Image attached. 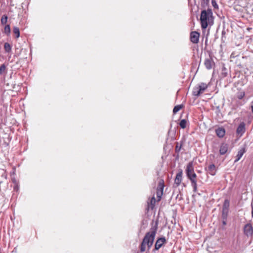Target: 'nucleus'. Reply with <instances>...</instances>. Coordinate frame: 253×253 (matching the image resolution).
Masks as SVG:
<instances>
[{
  "mask_svg": "<svg viewBox=\"0 0 253 253\" xmlns=\"http://www.w3.org/2000/svg\"><path fill=\"white\" fill-rule=\"evenodd\" d=\"M157 223L151 228L150 231L147 232L143 238V252L146 247L149 250L152 246L157 230Z\"/></svg>",
  "mask_w": 253,
  "mask_h": 253,
  "instance_id": "f03ea898",
  "label": "nucleus"
},
{
  "mask_svg": "<svg viewBox=\"0 0 253 253\" xmlns=\"http://www.w3.org/2000/svg\"><path fill=\"white\" fill-rule=\"evenodd\" d=\"M163 193L160 191H156V195L157 198V202H159L161 201L162 199V197L163 196Z\"/></svg>",
  "mask_w": 253,
  "mask_h": 253,
  "instance_id": "cd10ccee",
  "label": "nucleus"
},
{
  "mask_svg": "<svg viewBox=\"0 0 253 253\" xmlns=\"http://www.w3.org/2000/svg\"><path fill=\"white\" fill-rule=\"evenodd\" d=\"M228 211L227 210H223L222 211V219H227V216H228Z\"/></svg>",
  "mask_w": 253,
  "mask_h": 253,
  "instance_id": "4be33fe9",
  "label": "nucleus"
},
{
  "mask_svg": "<svg viewBox=\"0 0 253 253\" xmlns=\"http://www.w3.org/2000/svg\"><path fill=\"white\" fill-rule=\"evenodd\" d=\"M185 172L187 177L191 181V185L193 188V191L196 192L197 191V175L194 170V165L192 161L187 164L185 169Z\"/></svg>",
  "mask_w": 253,
  "mask_h": 253,
  "instance_id": "7ed1b4c3",
  "label": "nucleus"
},
{
  "mask_svg": "<svg viewBox=\"0 0 253 253\" xmlns=\"http://www.w3.org/2000/svg\"><path fill=\"white\" fill-rule=\"evenodd\" d=\"M251 104H252V105H251L252 111L253 114V101L252 102Z\"/></svg>",
  "mask_w": 253,
  "mask_h": 253,
  "instance_id": "f704fd0d",
  "label": "nucleus"
},
{
  "mask_svg": "<svg viewBox=\"0 0 253 253\" xmlns=\"http://www.w3.org/2000/svg\"><path fill=\"white\" fill-rule=\"evenodd\" d=\"M182 171L181 170L176 174L175 178L174 179V184L176 187H178L182 181Z\"/></svg>",
  "mask_w": 253,
  "mask_h": 253,
  "instance_id": "1a4fd4ad",
  "label": "nucleus"
},
{
  "mask_svg": "<svg viewBox=\"0 0 253 253\" xmlns=\"http://www.w3.org/2000/svg\"><path fill=\"white\" fill-rule=\"evenodd\" d=\"M245 96V92H240L237 94V98L239 99H242Z\"/></svg>",
  "mask_w": 253,
  "mask_h": 253,
  "instance_id": "c85d7f7f",
  "label": "nucleus"
},
{
  "mask_svg": "<svg viewBox=\"0 0 253 253\" xmlns=\"http://www.w3.org/2000/svg\"><path fill=\"white\" fill-rule=\"evenodd\" d=\"M252 217H253V205H252Z\"/></svg>",
  "mask_w": 253,
  "mask_h": 253,
  "instance_id": "c9c22d12",
  "label": "nucleus"
},
{
  "mask_svg": "<svg viewBox=\"0 0 253 253\" xmlns=\"http://www.w3.org/2000/svg\"><path fill=\"white\" fill-rule=\"evenodd\" d=\"M210 0H202L201 2V6L205 8L206 6H207L209 4Z\"/></svg>",
  "mask_w": 253,
  "mask_h": 253,
  "instance_id": "bb28decb",
  "label": "nucleus"
},
{
  "mask_svg": "<svg viewBox=\"0 0 253 253\" xmlns=\"http://www.w3.org/2000/svg\"><path fill=\"white\" fill-rule=\"evenodd\" d=\"M200 23L202 29H206L208 26H211L214 23V17L211 9L208 8L203 10L201 12Z\"/></svg>",
  "mask_w": 253,
  "mask_h": 253,
  "instance_id": "f257e3e1",
  "label": "nucleus"
},
{
  "mask_svg": "<svg viewBox=\"0 0 253 253\" xmlns=\"http://www.w3.org/2000/svg\"><path fill=\"white\" fill-rule=\"evenodd\" d=\"M200 34L196 31L192 32L190 34V40L194 43H197L199 40Z\"/></svg>",
  "mask_w": 253,
  "mask_h": 253,
  "instance_id": "0eeeda50",
  "label": "nucleus"
},
{
  "mask_svg": "<svg viewBox=\"0 0 253 253\" xmlns=\"http://www.w3.org/2000/svg\"><path fill=\"white\" fill-rule=\"evenodd\" d=\"M201 93L200 89H199L197 85L193 88L192 94L194 96H199Z\"/></svg>",
  "mask_w": 253,
  "mask_h": 253,
  "instance_id": "dca6fc26",
  "label": "nucleus"
},
{
  "mask_svg": "<svg viewBox=\"0 0 253 253\" xmlns=\"http://www.w3.org/2000/svg\"><path fill=\"white\" fill-rule=\"evenodd\" d=\"M181 195H180V199H181Z\"/></svg>",
  "mask_w": 253,
  "mask_h": 253,
  "instance_id": "58836bf2",
  "label": "nucleus"
},
{
  "mask_svg": "<svg viewBox=\"0 0 253 253\" xmlns=\"http://www.w3.org/2000/svg\"><path fill=\"white\" fill-rule=\"evenodd\" d=\"M7 16L6 15H3L1 18V23L2 25L5 24L7 21Z\"/></svg>",
  "mask_w": 253,
  "mask_h": 253,
  "instance_id": "b1692460",
  "label": "nucleus"
},
{
  "mask_svg": "<svg viewBox=\"0 0 253 253\" xmlns=\"http://www.w3.org/2000/svg\"><path fill=\"white\" fill-rule=\"evenodd\" d=\"M139 248H140V252H142V242H141L140 244V246H139Z\"/></svg>",
  "mask_w": 253,
  "mask_h": 253,
  "instance_id": "473e14b6",
  "label": "nucleus"
},
{
  "mask_svg": "<svg viewBox=\"0 0 253 253\" xmlns=\"http://www.w3.org/2000/svg\"><path fill=\"white\" fill-rule=\"evenodd\" d=\"M208 170L210 174L214 175L215 173V165L213 164L210 165L208 167Z\"/></svg>",
  "mask_w": 253,
  "mask_h": 253,
  "instance_id": "2eb2a0df",
  "label": "nucleus"
},
{
  "mask_svg": "<svg viewBox=\"0 0 253 253\" xmlns=\"http://www.w3.org/2000/svg\"><path fill=\"white\" fill-rule=\"evenodd\" d=\"M166 240L165 237L159 238L157 241L155 245V250H158L163 244L166 243Z\"/></svg>",
  "mask_w": 253,
  "mask_h": 253,
  "instance_id": "6e6552de",
  "label": "nucleus"
},
{
  "mask_svg": "<svg viewBox=\"0 0 253 253\" xmlns=\"http://www.w3.org/2000/svg\"><path fill=\"white\" fill-rule=\"evenodd\" d=\"M6 73V67L5 64H2L0 67V74L5 75Z\"/></svg>",
  "mask_w": 253,
  "mask_h": 253,
  "instance_id": "6ab92c4d",
  "label": "nucleus"
},
{
  "mask_svg": "<svg viewBox=\"0 0 253 253\" xmlns=\"http://www.w3.org/2000/svg\"><path fill=\"white\" fill-rule=\"evenodd\" d=\"M211 3L214 8H218V5L215 0H212Z\"/></svg>",
  "mask_w": 253,
  "mask_h": 253,
  "instance_id": "7c9ffc66",
  "label": "nucleus"
},
{
  "mask_svg": "<svg viewBox=\"0 0 253 253\" xmlns=\"http://www.w3.org/2000/svg\"><path fill=\"white\" fill-rule=\"evenodd\" d=\"M229 68V67L228 68L225 67V64H222L221 72V75L222 76V77H225L227 76Z\"/></svg>",
  "mask_w": 253,
  "mask_h": 253,
  "instance_id": "ddd939ff",
  "label": "nucleus"
},
{
  "mask_svg": "<svg viewBox=\"0 0 253 253\" xmlns=\"http://www.w3.org/2000/svg\"><path fill=\"white\" fill-rule=\"evenodd\" d=\"M181 147H182V144H180L179 145V144L177 143L176 144V146L175 147V152L179 153L181 150Z\"/></svg>",
  "mask_w": 253,
  "mask_h": 253,
  "instance_id": "c756f323",
  "label": "nucleus"
},
{
  "mask_svg": "<svg viewBox=\"0 0 253 253\" xmlns=\"http://www.w3.org/2000/svg\"><path fill=\"white\" fill-rule=\"evenodd\" d=\"M230 206V202L228 200H225L224 202L223 207H222V210H227L228 211L229 207Z\"/></svg>",
  "mask_w": 253,
  "mask_h": 253,
  "instance_id": "a211bd4d",
  "label": "nucleus"
},
{
  "mask_svg": "<svg viewBox=\"0 0 253 253\" xmlns=\"http://www.w3.org/2000/svg\"><path fill=\"white\" fill-rule=\"evenodd\" d=\"M164 187H165L164 181L163 179H161L159 182V183H158V185L157 186V191L162 192L163 193Z\"/></svg>",
  "mask_w": 253,
  "mask_h": 253,
  "instance_id": "4468645a",
  "label": "nucleus"
},
{
  "mask_svg": "<svg viewBox=\"0 0 253 253\" xmlns=\"http://www.w3.org/2000/svg\"><path fill=\"white\" fill-rule=\"evenodd\" d=\"M4 48L5 51L9 52L11 50V48L10 45L8 43L5 42L4 45Z\"/></svg>",
  "mask_w": 253,
  "mask_h": 253,
  "instance_id": "a878e982",
  "label": "nucleus"
},
{
  "mask_svg": "<svg viewBox=\"0 0 253 253\" xmlns=\"http://www.w3.org/2000/svg\"><path fill=\"white\" fill-rule=\"evenodd\" d=\"M245 153V148H242V149H240L238 152V154L236 156V158L234 161V163H236L238 161H239Z\"/></svg>",
  "mask_w": 253,
  "mask_h": 253,
  "instance_id": "9b49d317",
  "label": "nucleus"
},
{
  "mask_svg": "<svg viewBox=\"0 0 253 253\" xmlns=\"http://www.w3.org/2000/svg\"><path fill=\"white\" fill-rule=\"evenodd\" d=\"M228 146L226 144H222L220 147L219 153L220 155H224L227 151Z\"/></svg>",
  "mask_w": 253,
  "mask_h": 253,
  "instance_id": "f8f14e48",
  "label": "nucleus"
},
{
  "mask_svg": "<svg viewBox=\"0 0 253 253\" xmlns=\"http://www.w3.org/2000/svg\"><path fill=\"white\" fill-rule=\"evenodd\" d=\"M244 233L247 237H251L253 235V227L251 223H247L244 226Z\"/></svg>",
  "mask_w": 253,
  "mask_h": 253,
  "instance_id": "39448f33",
  "label": "nucleus"
},
{
  "mask_svg": "<svg viewBox=\"0 0 253 253\" xmlns=\"http://www.w3.org/2000/svg\"><path fill=\"white\" fill-rule=\"evenodd\" d=\"M182 107V105H178L175 106L173 109V114H176L177 112H178Z\"/></svg>",
  "mask_w": 253,
  "mask_h": 253,
  "instance_id": "5701e85b",
  "label": "nucleus"
},
{
  "mask_svg": "<svg viewBox=\"0 0 253 253\" xmlns=\"http://www.w3.org/2000/svg\"><path fill=\"white\" fill-rule=\"evenodd\" d=\"M10 28L9 25H6L4 28V33L7 36L10 33Z\"/></svg>",
  "mask_w": 253,
  "mask_h": 253,
  "instance_id": "412c9836",
  "label": "nucleus"
},
{
  "mask_svg": "<svg viewBox=\"0 0 253 253\" xmlns=\"http://www.w3.org/2000/svg\"><path fill=\"white\" fill-rule=\"evenodd\" d=\"M14 190H17L18 189V186L16 185V186H15L14 187Z\"/></svg>",
  "mask_w": 253,
  "mask_h": 253,
  "instance_id": "e433bc0d",
  "label": "nucleus"
},
{
  "mask_svg": "<svg viewBox=\"0 0 253 253\" xmlns=\"http://www.w3.org/2000/svg\"><path fill=\"white\" fill-rule=\"evenodd\" d=\"M216 134L220 138L223 137L225 135V130L223 128L219 127L216 129Z\"/></svg>",
  "mask_w": 253,
  "mask_h": 253,
  "instance_id": "9d476101",
  "label": "nucleus"
},
{
  "mask_svg": "<svg viewBox=\"0 0 253 253\" xmlns=\"http://www.w3.org/2000/svg\"><path fill=\"white\" fill-rule=\"evenodd\" d=\"M206 67L207 69L210 70L212 68V66L214 64H205Z\"/></svg>",
  "mask_w": 253,
  "mask_h": 253,
  "instance_id": "2f4dec72",
  "label": "nucleus"
},
{
  "mask_svg": "<svg viewBox=\"0 0 253 253\" xmlns=\"http://www.w3.org/2000/svg\"><path fill=\"white\" fill-rule=\"evenodd\" d=\"M155 198L154 196H153L152 198H149L148 201H147V207L146 208V211L148 212L150 210H154L156 202Z\"/></svg>",
  "mask_w": 253,
  "mask_h": 253,
  "instance_id": "20e7f679",
  "label": "nucleus"
},
{
  "mask_svg": "<svg viewBox=\"0 0 253 253\" xmlns=\"http://www.w3.org/2000/svg\"><path fill=\"white\" fill-rule=\"evenodd\" d=\"M13 33L16 36V38H18L20 37V31L19 28L14 27L13 30Z\"/></svg>",
  "mask_w": 253,
  "mask_h": 253,
  "instance_id": "aec40b11",
  "label": "nucleus"
},
{
  "mask_svg": "<svg viewBox=\"0 0 253 253\" xmlns=\"http://www.w3.org/2000/svg\"><path fill=\"white\" fill-rule=\"evenodd\" d=\"M199 89H200V91L202 93L204 92V91L207 88L208 85L204 83H201L200 84L197 85Z\"/></svg>",
  "mask_w": 253,
  "mask_h": 253,
  "instance_id": "f3484780",
  "label": "nucleus"
},
{
  "mask_svg": "<svg viewBox=\"0 0 253 253\" xmlns=\"http://www.w3.org/2000/svg\"><path fill=\"white\" fill-rule=\"evenodd\" d=\"M246 131L245 124L244 122L241 123L236 130L237 135L240 137L242 136Z\"/></svg>",
  "mask_w": 253,
  "mask_h": 253,
  "instance_id": "423d86ee",
  "label": "nucleus"
},
{
  "mask_svg": "<svg viewBox=\"0 0 253 253\" xmlns=\"http://www.w3.org/2000/svg\"><path fill=\"white\" fill-rule=\"evenodd\" d=\"M222 224L224 225H226V219H223V220H222Z\"/></svg>",
  "mask_w": 253,
  "mask_h": 253,
  "instance_id": "72a5a7b5",
  "label": "nucleus"
},
{
  "mask_svg": "<svg viewBox=\"0 0 253 253\" xmlns=\"http://www.w3.org/2000/svg\"><path fill=\"white\" fill-rule=\"evenodd\" d=\"M178 196H179V195H177V197H176V198H178Z\"/></svg>",
  "mask_w": 253,
  "mask_h": 253,
  "instance_id": "4c0bfd02",
  "label": "nucleus"
},
{
  "mask_svg": "<svg viewBox=\"0 0 253 253\" xmlns=\"http://www.w3.org/2000/svg\"><path fill=\"white\" fill-rule=\"evenodd\" d=\"M186 120L183 119L180 122L179 125L182 128H185L186 126Z\"/></svg>",
  "mask_w": 253,
  "mask_h": 253,
  "instance_id": "393cba45",
  "label": "nucleus"
}]
</instances>
